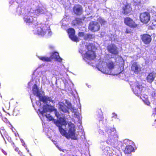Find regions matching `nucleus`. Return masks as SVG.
Returning <instances> with one entry per match:
<instances>
[{
	"label": "nucleus",
	"instance_id": "0eeeda50",
	"mask_svg": "<svg viewBox=\"0 0 156 156\" xmlns=\"http://www.w3.org/2000/svg\"><path fill=\"white\" fill-rule=\"evenodd\" d=\"M35 95L38 97L39 100L40 101H42L44 103H46L48 101H49L53 103H55L54 101L53 100L51 97H49L48 96H42L41 94L40 93L39 91H37Z\"/></svg>",
	"mask_w": 156,
	"mask_h": 156
},
{
	"label": "nucleus",
	"instance_id": "dca6fc26",
	"mask_svg": "<svg viewBox=\"0 0 156 156\" xmlns=\"http://www.w3.org/2000/svg\"><path fill=\"white\" fill-rule=\"evenodd\" d=\"M131 69L132 71L137 74L141 70V67L137 62H134L132 64Z\"/></svg>",
	"mask_w": 156,
	"mask_h": 156
},
{
	"label": "nucleus",
	"instance_id": "f3484780",
	"mask_svg": "<svg viewBox=\"0 0 156 156\" xmlns=\"http://www.w3.org/2000/svg\"><path fill=\"white\" fill-rule=\"evenodd\" d=\"M155 77L156 73L152 72L148 74L146 77V80L148 82L151 83L154 80Z\"/></svg>",
	"mask_w": 156,
	"mask_h": 156
},
{
	"label": "nucleus",
	"instance_id": "9d476101",
	"mask_svg": "<svg viewBox=\"0 0 156 156\" xmlns=\"http://www.w3.org/2000/svg\"><path fill=\"white\" fill-rule=\"evenodd\" d=\"M100 24L97 22L92 21L89 23L88 29L92 32H97L100 30Z\"/></svg>",
	"mask_w": 156,
	"mask_h": 156
},
{
	"label": "nucleus",
	"instance_id": "423d86ee",
	"mask_svg": "<svg viewBox=\"0 0 156 156\" xmlns=\"http://www.w3.org/2000/svg\"><path fill=\"white\" fill-rule=\"evenodd\" d=\"M124 23L126 25L132 29L138 27V25L133 20L129 17H126L124 18Z\"/></svg>",
	"mask_w": 156,
	"mask_h": 156
},
{
	"label": "nucleus",
	"instance_id": "2eb2a0df",
	"mask_svg": "<svg viewBox=\"0 0 156 156\" xmlns=\"http://www.w3.org/2000/svg\"><path fill=\"white\" fill-rule=\"evenodd\" d=\"M141 39L143 43L145 44H149L151 41V37L150 35L147 34H144L141 35Z\"/></svg>",
	"mask_w": 156,
	"mask_h": 156
},
{
	"label": "nucleus",
	"instance_id": "f704fd0d",
	"mask_svg": "<svg viewBox=\"0 0 156 156\" xmlns=\"http://www.w3.org/2000/svg\"><path fill=\"white\" fill-rule=\"evenodd\" d=\"M2 152L5 155H7V152L5 151L4 150H3L2 149Z\"/></svg>",
	"mask_w": 156,
	"mask_h": 156
},
{
	"label": "nucleus",
	"instance_id": "ddd939ff",
	"mask_svg": "<svg viewBox=\"0 0 156 156\" xmlns=\"http://www.w3.org/2000/svg\"><path fill=\"white\" fill-rule=\"evenodd\" d=\"M73 10L75 15L80 16L82 14L83 10L81 5L80 4H76L73 6Z\"/></svg>",
	"mask_w": 156,
	"mask_h": 156
},
{
	"label": "nucleus",
	"instance_id": "7c9ffc66",
	"mask_svg": "<svg viewBox=\"0 0 156 156\" xmlns=\"http://www.w3.org/2000/svg\"><path fill=\"white\" fill-rule=\"evenodd\" d=\"M125 33L126 34H130L132 33V30L131 29L127 28L125 31Z\"/></svg>",
	"mask_w": 156,
	"mask_h": 156
},
{
	"label": "nucleus",
	"instance_id": "b1692460",
	"mask_svg": "<svg viewBox=\"0 0 156 156\" xmlns=\"http://www.w3.org/2000/svg\"><path fill=\"white\" fill-rule=\"evenodd\" d=\"M38 58L44 62H51V58L50 57H48L46 56H39L38 57Z\"/></svg>",
	"mask_w": 156,
	"mask_h": 156
},
{
	"label": "nucleus",
	"instance_id": "ea45409f",
	"mask_svg": "<svg viewBox=\"0 0 156 156\" xmlns=\"http://www.w3.org/2000/svg\"><path fill=\"white\" fill-rule=\"evenodd\" d=\"M12 144L13 145H14V143H13H13H12Z\"/></svg>",
	"mask_w": 156,
	"mask_h": 156
},
{
	"label": "nucleus",
	"instance_id": "393cba45",
	"mask_svg": "<svg viewBox=\"0 0 156 156\" xmlns=\"http://www.w3.org/2000/svg\"><path fill=\"white\" fill-rule=\"evenodd\" d=\"M97 116L99 121L102 120L104 118L103 114L101 110L98 109L97 111Z\"/></svg>",
	"mask_w": 156,
	"mask_h": 156
},
{
	"label": "nucleus",
	"instance_id": "f8f14e48",
	"mask_svg": "<svg viewBox=\"0 0 156 156\" xmlns=\"http://www.w3.org/2000/svg\"><path fill=\"white\" fill-rule=\"evenodd\" d=\"M67 32L68 34L69 37L73 41L76 42L79 41L78 37L75 35V31L74 29L70 28H68Z\"/></svg>",
	"mask_w": 156,
	"mask_h": 156
},
{
	"label": "nucleus",
	"instance_id": "6e6552de",
	"mask_svg": "<svg viewBox=\"0 0 156 156\" xmlns=\"http://www.w3.org/2000/svg\"><path fill=\"white\" fill-rule=\"evenodd\" d=\"M133 12L132 6L130 4L126 3L122 6L121 12L124 15H130Z\"/></svg>",
	"mask_w": 156,
	"mask_h": 156
},
{
	"label": "nucleus",
	"instance_id": "2f4dec72",
	"mask_svg": "<svg viewBox=\"0 0 156 156\" xmlns=\"http://www.w3.org/2000/svg\"><path fill=\"white\" fill-rule=\"evenodd\" d=\"M99 22L101 24V25H104L105 24L106 22L105 20L101 19L100 20Z\"/></svg>",
	"mask_w": 156,
	"mask_h": 156
},
{
	"label": "nucleus",
	"instance_id": "a878e982",
	"mask_svg": "<svg viewBox=\"0 0 156 156\" xmlns=\"http://www.w3.org/2000/svg\"><path fill=\"white\" fill-rule=\"evenodd\" d=\"M94 36L92 34H87L84 37V39L85 40H91L94 38Z\"/></svg>",
	"mask_w": 156,
	"mask_h": 156
},
{
	"label": "nucleus",
	"instance_id": "79ce46f5",
	"mask_svg": "<svg viewBox=\"0 0 156 156\" xmlns=\"http://www.w3.org/2000/svg\"><path fill=\"white\" fill-rule=\"evenodd\" d=\"M23 156H26V155H23Z\"/></svg>",
	"mask_w": 156,
	"mask_h": 156
},
{
	"label": "nucleus",
	"instance_id": "c85d7f7f",
	"mask_svg": "<svg viewBox=\"0 0 156 156\" xmlns=\"http://www.w3.org/2000/svg\"><path fill=\"white\" fill-rule=\"evenodd\" d=\"M54 111L55 112V116L57 117V118H59V117L60 116V114H59V112L57 111V109L55 108V110H54Z\"/></svg>",
	"mask_w": 156,
	"mask_h": 156
},
{
	"label": "nucleus",
	"instance_id": "bb28decb",
	"mask_svg": "<svg viewBox=\"0 0 156 156\" xmlns=\"http://www.w3.org/2000/svg\"><path fill=\"white\" fill-rule=\"evenodd\" d=\"M33 92L34 94H35L39 90L37 87L36 84H34L32 88Z\"/></svg>",
	"mask_w": 156,
	"mask_h": 156
},
{
	"label": "nucleus",
	"instance_id": "4468645a",
	"mask_svg": "<svg viewBox=\"0 0 156 156\" xmlns=\"http://www.w3.org/2000/svg\"><path fill=\"white\" fill-rule=\"evenodd\" d=\"M43 110L40 112V113L43 115L45 112H51L55 110V108L54 106L47 104L43 105Z\"/></svg>",
	"mask_w": 156,
	"mask_h": 156
},
{
	"label": "nucleus",
	"instance_id": "39448f33",
	"mask_svg": "<svg viewBox=\"0 0 156 156\" xmlns=\"http://www.w3.org/2000/svg\"><path fill=\"white\" fill-rule=\"evenodd\" d=\"M108 52L114 55H117L119 54V51L117 47L114 44H108L106 47Z\"/></svg>",
	"mask_w": 156,
	"mask_h": 156
},
{
	"label": "nucleus",
	"instance_id": "4be33fe9",
	"mask_svg": "<svg viewBox=\"0 0 156 156\" xmlns=\"http://www.w3.org/2000/svg\"><path fill=\"white\" fill-rule=\"evenodd\" d=\"M134 151V148L131 145H127L124 151L125 154H129L130 153Z\"/></svg>",
	"mask_w": 156,
	"mask_h": 156
},
{
	"label": "nucleus",
	"instance_id": "c756f323",
	"mask_svg": "<svg viewBox=\"0 0 156 156\" xmlns=\"http://www.w3.org/2000/svg\"><path fill=\"white\" fill-rule=\"evenodd\" d=\"M78 36L79 37H85L86 34H85V33L84 32H78Z\"/></svg>",
	"mask_w": 156,
	"mask_h": 156
},
{
	"label": "nucleus",
	"instance_id": "1a4fd4ad",
	"mask_svg": "<svg viewBox=\"0 0 156 156\" xmlns=\"http://www.w3.org/2000/svg\"><path fill=\"white\" fill-rule=\"evenodd\" d=\"M133 91L135 94L139 95L141 94L143 87L138 82H134L131 85Z\"/></svg>",
	"mask_w": 156,
	"mask_h": 156
},
{
	"label": "nucleus",
	"instance_id": "72a5a7b5",
	"mask_svg": "<svg viewBox=\"0 0 156 156\" xmlns=\"http://www.w3.org/2000/svg\"><path fill=\"white\" fill-rule=\"evenodd\" d=\"M18 153L21 156H23V155H25L22 152H21L20 151H19Z\"/></svg>",
	"mask_w": 156,
	"mask_h": 156
},
{
	"label": "nucleus",
	"instance_id": "7ed1b4c3",
	"mask_svg": "<svg viewBox=\"0 0 156 156\" xmlns=\"http://www.w3.org/2000/svg\"><path fill=\"white\" fill-rule=\"evenodd\" d=\"M114 67V62L110 61L107 62H104L101 65L99 66L98 69L99 70L105 74H111Z\"/></svg>",
	"mask_w": 156,
	"mask_h": 156
},
{
	"label": "nucleus",
	"instance_id": "5701e85b",
	"mask_svg": "<svg viewBox=\"0 0 156 156\" xmlns=\"http://www.w3.org/2000/svg\"><path fill=\"white\" fill-rule=\"evenodd\" d=\"M82 20L81 18H76L73 20L72 24L73 26L81 24L83 23Z\"/></svg>",
	"mask_w": 156,
	"mask_h": 156
},
{
	"label": "nucleus",
	"instance_id": "f257e3e1",
	"mask_svg": "<svg viewBox=\"0 0 156 156\" xmlns=\"http://www.w3.org/2000/svg\"><path fill=\"white\" fill-rule=\"evenodd\" d=\"M54 123L58 127L59 131L61 134L67 138H70L72 139L76 140L77 137L75 136V129L73 124L70 123L69 124V130L67 133L66 130L62 127V126H66V122L64 118L60 117L59 119L54 121Z\"/></svg>",
	"mask_w": 156,
	"mask_h": 156
},
{
	"label": "nucleus",
	"instance_id": "a19ab883",
	"mask_svg": "<svg viewBox=\"0 0 156 156\" xmlns=\"http://www.w3.org/2000/svg\"><path fill=\"white\" fill-rule=\"evenodd\" d=\"M156 121V119L155 120V121Z\"/></svg>",
	"mask_w": 156,
	"mask_h": 156
},
{
	"label": "nucleus",
	"instance_id": "4c0bfd02",
	"mask_svg": "<svg viewBox=\"0 0 156 156\" xmlns=\"http://www.w3.org/2000/svg\"><path fill=\"white\" fill-rule=\"evenodd\" d=\"M155 19L154 20V21L156 22V15H155Z\"/></svg>",
	"mask_w": 156,
	"mask_h": 156
},
{
	"label": "nucleus",
	"instance_id": "a211bd4d",
	"mask_svg": "<svg viewBox=\"0 0 156 156\" xmlns=\"http://www.w3.org/2000/svg\"><path fill=\"white\" fill-rule=\"evenodd\" d=\"M50 57L51 58V60L53 59H55V60L57 62H62V59L60 57L58 53L57 52H54L53 53Z\"/></svg>",
	"mask_w": 156,
	"mask_h": 156
},
{
	"label": "nucleus",
	"instance_id": "aec40b11",
	"mask_svg": "<svg viewBox=\"0 0 156 156\" xmlns=\"http://www.w3.org/2000/svg\"><path fill=\"white\" fill-rule=\"evenodd\" d=\"M106 134L107 135L108 137L110 138V139H108L106 141L108 144H111V142L110 140H111V138L113 135V132H114V131H112L111 129L108 128L106 129Z\"/></svg>",
	"mask_w": 156,
	"mask_h": 156
},
{
	"label": "nucleus",
	"instance_id": "20e7f679",
	"mask_svg": "<svg viewBox=\"0 0 156 156\" xmlns=\"http://www.w3.org/2000/svg\"><path fill=\"white\" fill-rule=\"evenodd\" d=\"M48 30V27H47L46 24H37L36 26L35 31L37 34L41 36H44Z\"/></svg>",
	"mask_w": 156,
	"mask_h": 156
},
{
	"label": "nucleus",
	"instance_id": "e433bc0d",
	"mask_svg": "<svg viewBox=\"0 0 156 156\" xmlns=\"http://www.w3.org/2000/svg\"><path fill=\"white\" fill-rule=\"evenodd\" d=\"M6 139L10 141L11 140V139L10 137H9V136H8V138L6 137Z\"/></svg>",
	"mask_w": 156,
	"mask_h": 156
},
{
	"label": "nucleus",
	"instance_id": "f03ea898",
	"mask_svg": "<svg viewBox=\"0 0 156 156\" xmlns=\"http://www.w3.org/2000/svg\"><path fill=\"white\" fill-rule=\"evenodd\" d=\"M85 46L87 50V51L83 48H81L79 50V52L81 54L83 59L86 61L87 60H94L96 57V53L94 51L97 49L95 45L92 43H89L85 45Z\"/></svg>",
	"mask_w": 156,
	"mask_h": 156
},
{
	"label": "nucleus",
	"instance_id": "473e14b6",
	"mask_svg": "<svg viewBox=\"0 0 156 156\" xmlns=\"http://www.w3.org/2000/svg\"><path fill=\"white\" fill-rule=\"evenodd\" d=\"M21 143H22V145L24 147H26V145L25 144L24 141L23 140L21 139L20 140Z\"/></svg>",
	"mask_w": 156,
	"mask_h": 156
},
{
	"label": "nucleus",
	"instance_id": "c9c22d12",
	"mask_svg": "<svg viewBox=\"0 0 156 156\" xmlns=\"http://www.w3.org/2000/svg\"><path fill=\"white\" fill-rule=\"evenodd\" d=\"M15 151L17 152H18L20 150L19 149V148L18 147H16L15 148Z\"/></svg>",
	"mask_w": 156,
	"mask_h": 156
},
{
	"label": "nucleus",
	"instance_id": "cd10ccee",
	"mask_svg": "<svg viewBox=\"0 0 156 156\" xmlns=\"http://www.w3.org/2000/svg\"><path fill=\"white\" fill-rule=\"evenodd\" d=\"M45 117L48 119V120L49 121L51 120H54V122L55 121H56L57 120H55L53 117L50 115V114H46L45 115Z\"/></svg>",
	"mask_w": 156,
	"mask_h": 156
},
{
	"label": "nucleus",
	"instance_id": "58836bf2",
	"mask_svg": "<svg viewBox=\"0 0 156 156\" xmlns=\"http://www.w3.org/2000/svg\"><path fill=\"white\" fill-rule=\"evenodd\" d=\"M150 104V102H148V103H147V105H149Z\"/></svg>",
	"mask_w": 156,
	"mask_h": 156
},
{
	"label": "nucleus",
	"instance_id": "9b49d317",
	"mask_svg": "<svg viewBox=\"0 0 156 156\" xmlns=\"http://www.w3.org/2000/svg\"><path fill=\"white\" fill-rule=\"evenodd\" d=\"M150 15L148 12L141 13L140 15V20L143 23L146 24L150 21Z\"/></svg>",
	"mask_w": 156,
	"mask_h": 156
},
{
	"label": "nucleus",
	"instance_id": "6ab92c4d",
	"mask_svg": "<svg viewBox=\"0 0 156 156\" xmlns=\"http://www.w3.org/2000/svg\"><path fill=\"white\" fill-rule=\"evenodd\" d=\"M59 108L62 112L64 113H69L68 108L67 106L63 103H60L58 104Z\"/></svg>",
	"mask_w": 156,
	"mask_h": 156
},
{
	"label": "nucleus",
	"instance_id": "412c9836",
	"mask_svg": "<svg viewBox=\"0 0 156 156\" xmlns=\"http://www.w3.org/2000/svg\"><path fill=\"white\" fill-rule=\"evenodd\" d=\"M23 19L25 22L29 23H32L34 21L33 16L28 15H25Z\"/></svg>",
	"mask_w": 156,
	"mask_h": 156
}]
</instances>
